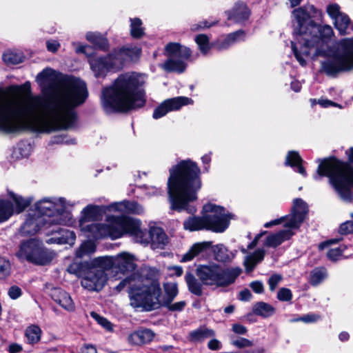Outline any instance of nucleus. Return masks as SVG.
I'll return each instance as SVG.
<instances>
[{
    "label": "nucleus",
    "instance_id": "nucleus-1",
    "mask_svg": "<svg viewBox=\"0 0 353 353\" xmlns=\"http://www.w3.org/2000/svg\"><path fill=\"white\" fill-rule=\"evenodd\" d=\"M59 83L61 88L49 97L32 96L28 81L0 88V132L49 134L73 127L78 119L75 108L88 97L87 86L72 75H63Z\"/></svg>",
    "mask_w": 353,
    "mask_h": 353
},
{
    "label": "nucleus",
    "instance_id": "nucleus-2",
    "mask_svg": "<svg viewBox=\"0 0 353 353\" xmlns=\"http://www.w3.org/2000/svg\"><path fill=\"white\" fill-rule=\"evenodd\" d=\"M296 24L294 25V32L296 40L299 45L291 41L293 54L301 65L307 64L303 56L310 57V51L317 48L327 49L334 31L330 25H321L323 19V12L314 5L307 3L294 8L292 12Z\"/></svg>",
    "mask_w": 353,
    "mask_h": 353
},
{
    "label": "nucleus",
    "instance_id": "nucleus-3",
    "mask_svg": "<svg viewBox=\"0 0 353 353\" xmlns=\"http://www.w3.org/2000/svg\"><path fill=\"white\" fill-rule=\"evenodd\" d=\"M168 179L170 210L194 214L196 209L190 203L198 199L202 187L201 170L197 163L190 159L179 161L169 169ZM173 212H169L170 214Z\"/></svg>",
    "mask_w": 353,
    "mask_h": 353
},
{
    "label": "nucleus",
    "instance_id": "nucleus-4",
    "mask_svg": "<svg viewBox=\"0 0 353 353\" xmlns=\"http://www.w3.org/2000/svg\"><path fill=\"white\" fill-rule=\"evenodd\" d=\"M101 105L108 114L128 113L143 108L146 104L144 90L134 76L120 74L110 86L103 88Z\"/></svg>",
    "mask_w": 353,
    "mask_h": 353
},
{
    "label": "nucleus",
    "instance_id": "nucleus-5",
    "mask_svg": "<svg viewBox=\"0 0 353 353\" xmlns=\"http://www.w3.org/2000/svg\"><path fill=\"white\" fill-rule=\"evenodd\" d=\"M347 161L334 155L318 159L315 180L327 177L330 185L338 197L348 203L353 202V147L345 150Z\"/></svg>",
    "mask_w": 353,
    "mask_h": 353
},
{
    "label": "nucleus",
    "instance_id": "nucleus-6",
    "mask_svg": "<svg viewBox=\"0 0 353 353\" xmlns=\"http://www.w3.org/2000/svg\"><path fill=\"white\" fill-rule=\"evenodd\" d=\"M318 57H326L321 62L320 72L328 77L335 78L341 73L350 72L353 69V37L340 39L329 53L326 49L317 48L312 59Z\"/></svg>",
    "mask_w": 353,
    "mask_h": 353
},
{
    "label": "nucleus",
    "instance_id": "nucleus-7",
    "mask_svg": "<svg viewBox=\"0 0 353 353\" xmlns=\"http://www.w3.org/2000/svg\"><path fill=\"white\" fill-rule=\"evenodd\" d=\"M162 290L157 278H148L144 284L138 288H132L130 291V305L134 308H142L150 312L160 307H165L171 312L183 311L186 305L185 301L169 304L161 303Z\"/></svg>",
    "mask_w": 353,
    "mask_h": 353
},
{
    "label": "nucleus",
    "instance_id": "nucleus-8",
    "mask_svg": "<svg viewBox=\"0 0 353 353\" xmlns=\"http://www.w3.org/2000/svg\"><path fill=\"white\" fill-rule=\"evenodd\" d=\"M241 272L240 268H223L216 263L199 265L196 269V276L204 285L221 288L234 283Z\"/></svg>",
    "mask_w": 353,
    "mask_h": 353
},
{
    "label": "nucleus",
    "instance_id": "nucleus-9",
    "mask_svg": "<svg viewBox=\"0 0 353 353\" xmlns=\"http://www.w3.org/2000/svg\"><path fill=\"white\" fill-rule=\"evenodd\" d=\"M16 256L21 261H27L35 265L45 266L51 263L56 254L37 239H30L21 243Z\"/></svg>",
    "mask_w": 353,
    "mask_h": 353
},
{
    "label": "nucleus",
    "instance_id": "nucleus-10",
    "mask_svg": "<svg viewBox=\"0 0 353 353\" xmlns=\"http://www.w3.org/2000/svg\"><path fill=\"white\" fill-rule=\"evenodd\" d=\"M224 207L211 203L205 204L201 210L202 214H206V230L216 233L225 232L230 225L232 214L225 213Z\"/></svg>",
    "mask_w": 353,
    "mask_h": 353
},
{
    "label": "nucleus",
    "instance_id": "nucleus-11",
    "mask_svg": "<svg viewBox=\"0 0 353 353\" xmlns=\"http://www.w3.org/2000/svg\"><path fill=\"white\" fill-rule=\"evenodd\" d=\"M113 222V226L117 231L115 239L122 237L125 234H128L133 237L136 242L143 241V235L144 230L141 228V222L138 219L132 218L128 216H111Z\"/></svg>",
    "mask_w": 353,
    "mask_h": 353
},
{
    "label": "nucleus",
    "instance_id": "nucleus-12",
    "mask_svg": "<svg viewBox=\"0 0 353 353\" xmlns=\"http://www.w3.org/2000/svg\"><path fill=\"white\" fill-rule=\"evenodd\" d=\"M308 206L306 202L301 198H296L293 201L291 215H285L279 219L270 221L272 226L279 225L288 220V221L284 223L283 226L285 228L299 229L304 222L308 214Z\"/></svg>",
    "mask_w": 353,
    "mask_h": 353
},
{
    "label": "nucleus",
    "instance_id": "nucleus-13",
    "mask_svg": "<svg viewBox=\"0 0 353 353\" xmlns=\"http://www.w3.org/2000/svg\"><path fill=\"white\" fill-rule=\"evenodd\" d=\"M117 54L116 49L112 52L103 56H90L88 62L91 70L97 78L105 77L107 73L113 69L116 65Z\"/></svg>",
    "mask_w": 353,
    "mask_h": 353
},
{
    "label": "nucleus",
    "instance_id": "nucleus-14",
    "mask_svg": "<svg viewBox=\"0 0 353 353\" xmlns=\"http://www.w3.org/2000/svg\"><path fill=\"white\" fill-rule=\"evenodd\" d=\"M108 221H110V224L93 223L85 225L83 230L88 233V237L94 240H99L107 237H110L112 240H115V237L117 236L116 235L117 231L113 226L111 216L108 217Z\"/></svg>",
    "mask_w": 353,
    "mask_h": 353
},
{
    "label": "nucleus",
    "instance_id": "nucleus-15",
    "mask_svg": "<svg viewBox=\"0 0 353 353\" xmlns=\"http://www.w3.org/2000/svg\"><path fill=\"white\" fill-rule=\"evenodd\" d=\"M190 101H192V100L186 97H176L165 99L154 110L152 117L154 119H159L169 112L179 110L183 106L188 105Z\"/></svg>",
    "mask_w": 353,
    "mask_h": 353
},
{
    "label": "nucleus",
    "instance_id": "nucleus-16",
    "mask_svg": "<svg viewBox=\"0 0 353 353\" xmlns=\"http://www.w3.org/2000/svg\"><path fill=\"white\" fill-rule=\"evenodd\" d=\"M59 202V203L44 198L35 203V208L43 216H60L65 210V203L63 198H60Z\"/></svg>",
    "mask_w": 353,
    "mask_h": 353
},
{
    "label": "nucleus",
    "instance_id": "nucleus-17",
    "mask_svg": "<svg viewBox=\"0 0 353 353\" xmlns=\"http://www.w3.org/2000/svg\"><path fill=\"white\" fill-rule=\"evenodd\" d=\"M108 277L103 270L93 269L81 280V285L91 292H99L105 285Z\"/></svg>",
    "mask_w": 353,
    "mask_h": 353
},
{
    "label": "nucleus",
    "instance_id": "nucleus-18",
    "mask_svg": "<svg viewBox=\"0 0 353 353\" xmlns=\"http://www.w3.org/2000/svg\"><path fill=\"white\" fill-rule=\"evenodd\" d=\"M137 268L135 263V257L134 255L122 252L115 256L114 261V272L116 275L120 273L123 275L135 272L134 270Z\"/></svg>",
    "mask_w": 353,
    "mask_h": 353
},
{
    "label": "nucleus",
    "instance_id": "nucleus-19",
    "mask_svg": "<svg viewBox=\"0 0 353 353\" xmlns=\"http://www.w3.org/2000/svg\"><path fill=\"white\" fill-rule=\"evenodd\" d=\"M168 236L160 227H152L149 230H144L141 243H151L157 248H163L168 243Z\"/></svg>",
    "mask_w": 353,
    "mask_h": 353
},
{
    "label": "nucleus",
    "instance_id": "nucleus-20",
    "mask_svg": "<svg viewBox=\"0 0 353 353\" xmlns=\"http://www.w3.org/2000/svg\"><path fill=\"white\" fill-rule=\"evenodd\" d=\"M47 222H50V223H59L57 219H52L47 221L42 216L29 214L21 226V230L26 234L34 235L41 230L42 227Z\"/></svg>",
    "mask_w": 353,
    "mask_h": 353
},
{
    "label": "nucleus",
    "instance_id": "nucleus-21",
    "mask_svg": "<svg viewBox=\"0 0 353 353\" xmlns=\"http://www.w3.org/2000/svg\"><path fill=\"white\" fill-rule=\"evenodd\" d=\"M164 54L170 58L188 61L192 54V50L178 42H169L164 48Z\"/></svg>",
    "mask_w": 353,
    "mask_h": 353
},
{
    "label": "nucleus",
    "instance_id": "nucleus-22",
    "mask_svg": "<svg viewBox=\"0 0 353 353\" xmlns=\"http://www.w3.org/2000/svg\"><path fill=\"white\" fill-rule=\"evenodd\" d=\"M109 207L106 205H97L89 204L81 211L79 219L80 224L89 221H98L102 220Z\"/></svg>",
    "mask_w": 353,
    "mask_h": 353
},
{
    "label": "nucleus",
    "instance_id": "nucleus-23",
    "mask_svg": "<svg viewBox=\"0 0 353 353\" xmlns=\"http://www.w3.org/2000/svg\"><path fill=\"white\" fill-rule=\"evenodd\" d=\"M225 14L228 17V20L241 23L249 19L251 12L245 3L239 1L231 10L225 11Z\"/></svg>",
    "mask_w": 353,
    "mask_h": 353
},
{
    "label": "nucleus",
    "instance_id": "nucleus-24",
    "mask_svg": "<svg viewBox=\"0 0 353 353\" xmlns=\"http://www.w3.org/2000/svg\"><path fill=\"white\" fill-rule=\"evenodd\" d=\"M155 333L149 328L139 327L128 336V342L136 345H142L152 342Z\"/></svg>",
    "mask_w": 353,
    "mask_h": 353
},
{
    "label": "nucleus",
    "instance_id": "nucleus-25",
    "mask_svg": "<svg viewBox=\"0 0 353 353\" xmlns=\"http://www.w3.org/2000/svg\"><path fill=\"white\" fill-rule=\"evenodd\" d=\"M52 299L68 312H73L75 305L69 293L61 288H54L51 293Z\"/></svg>",
    "mask_w": 353,
    "mask_h": 353
},
{
    "label": "nucleus",
    "instance_id": "nucleus-26",
    "mask_svg": "<svg viewBox=\"0 0 353 353\" xmlns=\"http://www.w3.org/2000/svg\"><path fill=\"white\" fill-rule=\"evenodd\" d=\"M294 234L295 233L290 229L281 230L276 233L270 234L265 238L264 245L269 248H276L290 240Z\"/></svg>",
    "mask_w": 353,
    "mask_h": 353
},
{
    "label": "nucleus",
    "instance_id": "nucleus-27",
    "mask_svg": "<svg viewBox=\"0 0 353 353\" xmlns=\"http://www.w3.org/2000/svg\"><path fill=\"white\" fill-rule=\"evenodd\" d=\"M304 161L297 151L290 150L287 153L284 165L289 166L303 176H307V172L303 166Z\"/></svg>",
    "mask_w": 353,
    "mask_h": 353
},
{
    "label": "nucleus",
    "instance_id": "nucleus-28",
    "mask_svg": "<svg viewBox=\"0 0 353 353\" xmlns=\"http://www.w3.org/2000/svg\"><path fill=\"white\" fill-rule=\"evenodd\" d=\"M85 39L90 43L93 48L102 52H108L110 50L109 40L105 34L99 32H88Z\"/></svg>",
    "mask_w": 353,
    "mask_h": 353
},
{
    "label": "nucleus",
    "instance_id": "nucleus-29",
    "mask_svg": "<svg viewBox=\"0 0 353 353\" xmlns=\"http://www.w3.org/2000/svg\"><path fill=\"white\" fill-rule=\"evenodd\" d=\"M212 247V241H202L194 243L189 250L183 254L180 261L185 263L192 261L200 254L206 253Z\"/></svg>",
    "mask_w": 353,
    "mask_h": 353
},
{
    "label": "nucleus",
    "instance_id": "nucleus-30",
    "mask_svg": "<svg viewBox=\"0 0 353 353\" xmlns=\"http://www.w3.org/2000/svg\"><path fill=\"white\" fill-rule=\"evenodd\" d=\"M142 278V275L139 272H133L127 276L125 279H122L119 284L114 288L118 293L121 292L126 286L128 287V294H130V291L132 288H138L142 286L146 279L148 278H152L148 274L145 275L144 279H141V283L139 285H132V282L135 281L137 280H140ZM129 298L130 299V295H129Z\"/></svg>",
    "mask_w": 353,
    "mask_h": 353
},
{
    "label": "nucleus",
    "instance_id": "nucleus-31",
    "mask_svg": "<svg viewBox=\"0 0 353 353\" xmlns=\"http://www.w3.org/2000/svg\"><path fill=\"white\" fill-rule=\"evenodd\" d=\"M94 269L90 261H79L71 263L68 267V272L76 275L79 278L83 279L88 273Z\"/></svg>",
    "mask_w": 353,
    "mask_h": 353
},
{
    "label": "nucleus",
    "instance_id": "nucleus-32",
    "mask_svg": "<svg viewBox=\"0 0 353 353\" xmlns=\"http://www.w3.org/2000/svg\"><path fill=\"white\" fill-rule=\"evenodd\" d=\"M216 332L214 330L208 328L205 325H201L188 334V341L192 343H202L206 339L214 337Z\"/></svg>",
    "mask_w": 353,
    "mask_h": 353
},
{
    "label": "nucleus",
    "instance_id": "nucleus-33",
    "mask_svg": "<svg viewBox=\"0 0 353 353\" xmlns=\"http://www.w3.org/2000/svg\"><path fill=\"white\" fill-rule=\"evenodd\" d=\"M203 215L189 216L183 222V228L190 232L206 230V214Z\"/></svg>",
    "mask_w": 353,
    "mask_h": 353
},
{
    "label": "nucleus",
    "instance_id": "nucleus-34",
    "mask_svg": "<svg viewBox=\"0 0 353 353\" xmlns=\"http://www.w3.org/2000/svg\"><path fill=\"white\" fill-rule=\"evenodd\" d=\"M188 67V63L181 59H177L174 58H170L165 61V62L161 65V68L167 72H176L178 74H182L185 72Z\"/></svg>",
    "mask_w": 353,
    "mask_h": 353
},
{
    "label": "nucleus",
    "instance_id": "nucleus-35",
    "mask_svg": "<svg viewBox=\"0 0 353 353\" xmlns=\"http://www.w3.org/2000/svg\"><path fill=\"white\" fill-rule=\"evenodd\" d=\"M333 21L334 26L338 30L339 35L350 34L353 32V22L346 13H343Z\"/></svg>",
    "mask_w": 353,
    "mask_h": 353
},
{
    "label": "nucleus",
    "instance_id": "nucleus-36",
    "mask_svg": "<svg viewBox=\"0 0 353 353\" xmlns=\"http://www.w3.org/2000/svg\"><path fill=\"white\" fill-rule=\"evenodd\" d=\"M8 196L12 199V202L14 204V214H21L25 211V210L28 208L32 202V198H24L12 191L8 192Z\"/></svg>",
    "mask_w": 353,
    "mask_h": 353
},
{
    "label": "nucleus",
    "instance_id": "nucleus-37",
    "mask_svg": "<svg viewBox=\"0 0 353 353\" xmlns=\"http://www.w3.org/2000/svg\"><path fill=\"white\" fill-rule=\"evenodd\" d=\"M115 256H99L92 259L94 269L103 270L105 272L111 270L114 272Z\"/></svg>",
    "mask_w": 353,
    "mask_h": 353
},
{
    "label": "nucleus",
    "instance_id": "nucleus-38",
    "mask_svg": "<svg viewBox=\"0 0 353 353\" xmlns=\"http://www.w3.org/2000/svg\"><path fill=\"white\" fill-rule=\"evenodd\" d=\"M214 253V259L221 263H229L234 257V255L230 252L228 248L223 244L219 243L211 247Z\"/></svg>",
    "mask_w": 353,
    "mask_h": 353
},
{
    "label": "nucleus",
    "instance_id": "nucleus-39",
    "mask_svg": "<svg viewBox=\"0 0 353 353\" xmlns=\"http://www.w3.org/2000/svg\"><path fill=\"white\" fill-rule=\"evenodd\" d=\"M185 280L188 286V291L197 296L203 295V283L198 281L194 275L188 272L185 276Z\"/></svg>",
    "mask_w": 353,
    "mask_h": 353
},
{
    "label": "nucleus",
    "instance_id": "nucleus-40",
    "mask_svg": "<svg viewBox=\"0 0 353 353\" xmlns=\"http://www.w3.org/2000/svg\"><path fill=\"white\" fill-rule=\"evenodd\" d=\"M265 251L262 248L256 250L251 255L246 257L244 265L248 272L252 271L256 265L261 263L265 257Z\"/></svg>",
    "mask_w": 353,
    "mask_h": 353
},
{
    "label": "nucleus",
    "instance_id": "nucleus-41",
    "mask_svg": "<svg viewBox=\"0 0 353 353\" xmlns=\"http://www.w3.org/2000/svg\"><path fill=\"white\" fill-rule=\"evenodd\" d=\"M275 308L270 304L263 301L256 302L252 308V312L257 316L263 318L272 316L275 313Z\"/></svg>",
    "mask_w": 353,
    "mask_h": 353
},
{
    "label": "nucleus",
    "instance_id": "nucleus-42",
    "mask_svg": "<svg viewBox=\"0 0 353 353\" xmlns=\"http://www.w3.org/2000/svg\"><path fill=\"white\" fill-rule=\"evenodd\" d=\"M117 57L124 55L130 59L132 61H137L139 60L142 50L141 48L122 46L118 50L116 49Z\"/></svg>",
    "mask_w": 353,
    "mask_h": 353
},
{
    "label": "nucleus",
    "instance_id": "nucleus-43",
    "mask_svg": "<svg viewBox=\"0 0 353 353\" xmlns=\"http://www.w3.org/2000/svg\"><path fill=\"white\" fill-rule=\"evenodd\" d=\"M14 214V204L9 199H0V223L7 221Z\"/></svg>",
    "mask_w": 353,
    "mask_h": 353
},
{
    "label": "nucleus",
    "instance_id": "nucleus-44",
    "mask_svg": "<svg viewBox=\"0 0 353 353\" xmlns=\"http://www.w3.org/2000/svg\"><path fill=\"white\" fill-rule=\"evenodd\" d=\"M165 296L161 303L169 304L172 302L179 294L178 284L176 283L167 282L163 283Z\"/></svg>",
    "mask_w": 353,
    "mask_h": 353
},
{
    "label": "nucleus",
    "instance_id": "nucleus-45",
    "mask_svg": "<svg viewBox=\"0 0 353 353\" xmlns=\"http://www.w3.org/2000/svg\"><path fill=\"white\" fill-rule=\"evenodd\" d=\"M130 36L135 39H141L145 35V28L142 26L143 22L138 17L130 18Z\"/></svg>",
    "mask_w": 353,
    "mask_h": 353
},
{
    "label": "nucleus",
    "instance_id": "nucleus-46",
    "mask_svg": "<svg viewBox=\"0 0 353 353\" xmlns=\"http://www.w3.org/2000/svg\"><path fill=\"white\" fill-rule=\"evenodd\" d=\"M41 330L37 325H31L28 326L25 331V336L28 339V343L34 345L41 340Z\"/></svg>",
    "mask_w": 353,
    "mask_h": 353
},
{
    "label": "nucleus",
    "instance_id": "nucleus-47",
    "mask_svg": "<svg viewBox=\"0 0 353 353\" xmlns=\"http://www.w3.org/2000/svg\"><path fill=\"white\" fill-rule=\"evenodd\" d=\"M194 41L202 54H207L212 45L210 42V37L205 34H199L194 38Z\"/></svg>",
    "mask_w": 353,
    "mask_h": 353
},
{
    "label": "nucleus",
    "instance_id": "nucleus-48",
    "mask_svg": "<svg viewBox=\"0 0 353 353\" xmlns=\"http://www.w3.org/2000/svg\"><path fill=\"white\" fill-rule=\"evenodd\" d=\"M2 59L7 65H17L23 62L25 56L22 52L9 51L3 54Z\"/></svg>",
    "mask_w": 353,
    "mask_h": 353
},
{
    "label": "nucleus",
    "instance_id": "nucleus-49",
    "mask_svg": "<svg viewBox=\"0 0 353 353\" xmlns=\"http://www.w3.org/2000/svg\"><path fill=\"white\" fill-rule=\"evenodd\" d=\"M327 272L324 267L316 268L310 272V284L313 286L319 285L326 277Z\"/></svg>",
    "mask_w": 353,
    "mask_h": 353
},
{
    "label": "nucleus",
    "instance_id": "nucleus-50",
    "mask_svg": "<svg viewBox=\"0 0 353 353\" xmlns=\"http://www.w3.org/2000/svg\"><path fill=\"white\" fill-rule=\"evenodd\" d=\"M11 273V264L8 259L0 257V279H5Z\"/></svg>",
    "mask_w": 353,
    "mask_h": 353
},
{
    "label": "nucleus",
    "instance_id": "nucleus-51",
    "mask_svg": "<svg viewBox=\"0 0 353 353\" xmlns=\"http://www.w3.org/2000/svg\"><path fill=\"white\" fill-rule=\"evenodd\" d=\"M219 21H209L208 20L201 21L199 23H194L190 27L192 32H199L205 29L210 28L218 24Z\"/></svg>",
    "mask_w": 353,
    "mask_h": 353
},
{
    "label": "nucleus",
    "instance_id": "nucleus-52",
    "mask_svg": "<svg viewBox=\"0 0 353 353\" xmlns=\"http://www.w3.org/2000/svg\"><path fill=\"white\" fill-rule=\"evenodd\" d=\"M346 249L347 246L345 245H341L336 248L330 249L327 252V256L332 261H337Z\"/></svg>",
    "mask_w": 353,
    "mask_h": 353
},
{
    "label": "nucleus",
    "instance_id": "nucleus-53",
    "mask_svg": "<svg viewBox=\"0 0 353 353\" xmlns=\"http://www.w3.org/2000/svg\"><path fill=\"white\" fill-rule=\"evenodd\" d=\"M90 314L91 316L93 319H94L97 321V323L99 325H101L103 328H105L108 331H112L113 330L112 323L106 318L101 316L95 312H92Z\"/></svg>",
    "mask_w": 353,
    "mask_h": 353
},
{
    "label": "nucleus",
    "instance_id": "nucleus-54",
    "mask_svg": "<svg viewBox=\"0 0 353 353\" xmlns=\"http://www.w3.org/2000/svg\"><path fill=\"white\" fill-rule=\"evenodd\" d=\"M327 13L329 17L334 21L339 17L341 16L343 12H341V8L337 3H331L327 6Z\"/></svg>",
    "mask_w": 353,
    "mask_h": 353
},
{
    "label": "nucleus",
    "instance_id": "nucleus-55",
    "mask_svg": "<svg viewBox=\"0 0 353 353\" xmlns=\"http://www.w3.org/2000/svg\"><path fill=\"white\" fill-rule=\"evenodd\" d=\"M124 208L125 210L132 214H140L142 211L141 205L137 201H123Z\"/></svg>",
    "mask_w": 353,
    "mask_h": 353
},
{
    "label": "nucleus",
    "instance_id": "nucleus-56",
    "mask_svg": "<svg viewBox=\"0 0 353 353\" xmlns=\"http://www.w3.org/2000/svg\"><path fill=\"white\" fill-rule=\"evenodd\" d=\"M276 297L280 301L287 302L292 301L293 294L290 289L281 288L279 290Z\"/></svg>",
    "mask_w": 353,
    "mask_h": 353
},
{
    "label": "nucleus",
    "instance_id": "nucleus-57",
    "mask_svg": "<svg viewBox=\"0 0 353 353\" xmlns=\"http://www.w3.org/2000/svg\"><path fill=\"white\" fill-rule=\"evenodd\" d=\"M231 344L237 348L241 349L252 346L253 343L246 338L237 337L236 339H232Z\"/></svg>",
    "mask_w": 353,
    "mask_h": 353
},
{
    "label": "nucleus",
    "instance_id": "nucleus-58",
    "mask_svg": "<svg viewBox=\"0 0 353 353\" xmlns=\"http://www.w3.org/2000/svg\"><path fill=\"white\" fill-rule=\"evenodd\" d=\"M339 233L342 235H347L353 233V220L346 221L341 223L339 228Z\"/></svg>",
    "mask_w": 353,
    "mask_h": 353
},
{
    "label": "nucleus",
    "instance_id": "nucleus-59",
    "mask_svg": "<svg viewBox=\"0 0 353 353\" xmlns=\"http://www.w3.org/2000/svg\"><path fill=\"white\" fill-rule=\"evenodd\" d=\"M54 72V70L53 69L46 68L37 74V79L41 82H46L49 81Z\"/></svg>",
    "mask_w": 353,
    "mask_h": 353
},
{
    "label": "nucleus",
    "instance_id": "nucleus-60",
    "mask_svg": "<svg viewBox=\"0 0 353 353\" xmlns=\"http://www.w3.org/2000/svg\"><path fill=\"white\" fill-rule=\"evenodd\" d=\"M282 280V276L278 274H272L268 279V283L270 287V290L273 291L276 288L279 283Z\"/></svg>",
    "mask_w": 353,
    "mask_h": 353
},
{
    "label": "nucleus",
    "instance_id": "nucleus-61",
    "mask_svg": "<svg viewBox=\"0 0 353 353\" xmlns=\"http://www.w3.org/2000/svg\"><path fill=\"white\" fill-rule=\"evenodd\" d=\"M27 145L25 142H20L18 143L17 147L15 148L14 153L17 155V158H23L28 156V152H26Z\"/></svg>",
    "mask_w": 353,
    "mask_h": 353
},
{
    "label": "nucleus",
    "instance_id": "nucleus-62",
    "mask_svg": "<svg viewBox=\"0 0 353 353\" xmlns=\"http://www.w3.org/2000/svg\"><path fill=\"white\" fill-rule=\"evenodd\" d=\"M319 319V316L314 314H307L294 320V321H303L306 323L316 322Z\"/></svg>",
    "mask_w": 353,
    "mask_h": 353
},
{
    "label": "nucleus",
    "instance_id": "nucleus-63",
    "mask_svg": "<svg viewBox=\"0 0 353 353\" xmlns=\"http://www.w3.org/2000/svg\"><path fill=\"white\" fill-rule=\"evenodd\" d=\"M231 331L238 335H246L248 330L245 326L237 323L232 325Z\"/></svg>",
    "mask_w": 353,
    "mask_h": 353
},
{
    "label": "nucleus",
    "instance_id": "nucleus-64",
    "mask_svg": "<svg viewBox=\"0 0 353 353\" xmlns=\"http://www.w3.org/2000/svg\"><path fill=\"white\" fill-rule=\"evenodd\" d=\"M22 294L21 289L17 285H12L8 290V295L12 299H17Z\"/></svg>",
    "mask_w": 353,
    "mask_h": 353
}]
</instances>
